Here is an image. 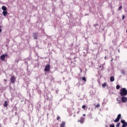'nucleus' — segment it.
<instances>
[{"label": "nucleus", "mask_w": 127, "mask_h": 127, "mask_svg": "<svg viewBox=\"0 0 127 127\" xmlns=\"http://www.w3.org/2000/svg\"><path fill=\"white\" fill-rule=\"evenodd\" d=\"M120 95H121V96H127V89L125 88H122V90L120 91Z\"/></svg>", "instance_id": "f257e3e1"}, {"label": "nucleus", "mask_w": 127, "mask_h": 127, "mask_svg": "<svg viewBox=\"0 0 127 127\" xmlns=\"http://www.w3.org/2000/svg\"><path fill=\"white\" fill-rule=\"evenodd\" d=\"M50 67H51L50 64H47L45 67L44 71L45 72L47 71H50Z\"/></svg>", "instance_id": "f03ea898"}, {"label": "nucleus", "mask_w": 127, "mask_h": 127, "mask_svg": "<svg viewBox=\"0 0 127 127\" xmlns=\"http://www.w3.org/2000/svg\"><path fill=\"white\" fill-rule=\"evenodd\" d=\"M121 118H122V115L120 114L118 115L117 119H116L114 120V123H118V122H120V120H121Z\"/></svg>", "instance_id": "7ed1b4c3"}, {"label": "nucleus", "mask_w": 127, "mask_h": 127, "mask_svg": "<svg viewBox=\"0 0 127 127\" xmlns=\"http://www.w3.org/2000/svg\"><path fill=\"white\" fill-rule=\"evenodd\" d=\"M5 57H7V54L2 55L0 57V59L2 61H5Z\"/></svg>", "instance_id": "20e7f679"}, {"label": "nucleus", "mask_w": 127, "mask_h": 127, "mask_svg": "<svg viewBox=\"0 0 127 127\" xmlns=\"http://www.w3.org/2000/svg\"><path fill=\"white\" fill-rule=\"evenodd\" d=\"M16 80V78L14 76H11L10 78V81L12 84H14V83H15Z\"/></svg>", "instance_id": "39448f33"}, {"label": "nucleus", "mask_w": 127, "mask_h": 127, "mask_svg": "<svg viewBox=\"0 0 127 127\" xmlns=\"http://www.w3.org/2000/svg\"><path fill=\"white\" fill-rule=\"evenodd\" d=\"M122 124H123L122 127H127V123L125 120H121Z\"/></svg>", "instance_id": "423d86ee"}, {"label": "nucleus", "mask_w": 127, "mask_h": 127, "mask_svg": "<svg viewBox=\"0 0 127 127\" xmlns=\"http://www.w3.org/2000/svg\"><path fill=\"white\" fill-rule=\"evenodd\" d=\"M80 122V124H84V122H85V118L84 117H80V119L78 122Z\"/></svg>", "instance_id": "0eeeda50"}, {"label": "nucleus", "mask_w": 127, "mask_h": 127, "mask_svg": "<svg viewBox=\"0 0 127 127\" xmlns=\"http://www.w3.org/2000/svg\"><path fill=\"white\" fill-rule=\"evenodd\" d=\"M127 101V97H125V96H123L122 97V101L123 102V103H126Z\"/></svg>", "instance_id": "6e6552de"}, {"label": "nucleus", "mask_w": 127, "mask_h": 127, "mask_svg": "<svg viewBox=\"0 0 127 127\" xmlns=\"http://www.w3.org/2000/svg\"><path fill=\"white\" fill-rule=\"evenodd\" d=\"M37 36H38V34L36 33H33V37L34 39H37Z\"/></svg>", "instance_id": "1a4fd4ad"}, {"label": "nucleus", "mask_w": 127, "mask_h": 127, "mask_svg": "<svg viewBox=\"0 0 127 127\" xmlns=\"http://www.w3.org/2000/svg\"><path fill=\"white\" fill-rule=\"evenodd\" d=\"M3 106L5 108L7 107V106H8V102H7V101H5Z\"/></svg>", "instance_id": "9d476101"}, {"label": "nucleus", "mask_w": 127, "mask_h": 127, "mask_svg": "<svg viewBox=\"0 0 127 127\" xmlns=\"http://www.w3.org/2000/svg\"><path fill=\"white\" fill-rule=\"evenodd\" d=\"M65 124H66V123L63 121L62 124H60V127H65Z\"/></svg>", "instance_id": "9b49d317"}, {"label": "nucleus", "mask_w": 127, "mask_h": 127, "mask_svg": "<svg viewBox=\"0 0 127 127\" xmlns=\"http://www.w3.org/2000/svg\"><path fill=\"white\" fill-rule=\"evenodd\" d=\"M1 8H2V10H3V11H6V9H7V8L5 7V6H2Z\"/></svg>", "instance_id": "f8f14e48"}, {"label": "nucleus", "mask_w": 127, "mask_h": 127, "mask_svg": "<svg viewBox=\"0 0 127 127\" xmlns=\"http://www.w3.org/2000/svg\"><path fill=\"white\" fill-rule=\"evenodd\" d=\"M115 81V77L114 76L110 77V81L114 82Z\"/></svg>", "instance_id": "ddd939ff"}, {"label": "nucleus", "mask_w": 127, "mask_h": 127, "mask_svg": "<svg viewBox=\"0 0 127 127\" xmlns=\"http://www.w3.org/2000/svg\"><path fill=\"white\" fill-rule=\"evenodd\" d=\"M2 14L4 16H6V14H7V11H3L2 12Z\"/></svg>", "instance_id": "4468645a"}, {"label": "nucleus", "mask_w": 127, "mask_h": 127, "mask_svg": "<svg viewBox=\"0 0 127 127\" xmlns=\"http://www.w3.org/2000/svg\"><path fill=\"white\" fill-rule=\"evenodd\" d=\"M107 85H108V84H107V83L105 82L104 83L102 84V87L106 88V86H107Z\"/></svg>", "instance_id": "2eb2a0df"}, {"label": "nucleus", "mask_w": 127, "mask_h": 127, "mask_svg": "<svg viewBox=\"0 0 127 127\" xmlns=\"http://www.w3.org/2000/svg\"><path fill=\"white\" fill-rule=\"evenodd\" d=\"M121 73H122V74H123V75H125L126 71H125V70H121Z\"/></svg>", "instance_id": "dca6fc26"}, {"label": "nucleus", "mask_w": 127, "mask_h": 127, "mask_svg": "<svg viewBox=\"0 0 127 127\" xmlns=\"http://www.w3.org/2000/svg\"><path fill=\"white\" fill-rule=\"evenodd\" d=\"M121 88V86H120V85H117V86H116V89H117V90H120V88Z\"/></svg>", "instance_id": "f3484780"}, {"label": "nucleus", "mask_w": 127, "mask_h": 127, "mask_svg": "<svg viewBox=\"0 0 127 127\" xmlns=\"http://www.w3.org/2000/svg\"><path fill=\"white\" fill-rule=\"evenodd\" d=\"M82 81H84V82H86L87 81V79H86V77H83L82 78Z\"/></svg>", "instance_id": "a211bd4d"}, {"label": "nucleus", "mask_w": 127, "mask_h": 127, "mask_svg": "<svg viewBox=\"0 0 127 127\" xmlns=\"http://www.w3.org/2000/svg\"><path fill=\"white\" fill-rule=\"evenodd\" d=\"M117 102H119V104H121V100H120V99L119 98H117Z\"/></svg>", "instance_id": "6ab92c4d"}, {"label": "nucleus", "mask_w": 127, "mask_h": 127, "mask_svg": "<svg viewBox=\"0 0 127 127\" xmlns=\"http://www.w3.org/2000/svg\"><path fill=\"white\" fill-rule=\"evenodd\" d=\"M122 8H123V6H120L119 7L118 10H122Z\"/></svg>", "instance_id": "aec40b11"}, {"label": "nucleus", "mask_w": 127, "mask_h": 127, "mask_svg": "<svg viewBox=\"0 0 127 127\" xmlns=\"http://www.w3.org/2000/svg\"><path fill=\"white\" fill-rule=\"evenodd\" d=\"M121 124L120 123H118V124L116 125V127H120Z\"/></svg>", "instance_id": "412c9836"}, {"label": "nucleus", "mask_w": 127, "mask_h": 127, "mask_svg": "<svg viewBox=\"0 0 127 127\" xmlns=\"http://www.w3.org/2000/svg\"><path fill=\"white\" fill-rule=\"evenodd\" d=\"M82 109H86V105H83L82 106Z\"/></svg>", "instance_id": "4be33fe9"}, {"label": "nucleus", "mask_w": 127, "mask_h": 127, "mask_svg": "<svg viewBox=\"0 0 127 127\" xmlns=\"http://www.w3.org/2000/svg\"><path fill=\"white\" fill-rule=\"evenodd\" d=\"M110 127H115V125L114 124H111Z\"/></svg>", "instance_id": "5701e85b"}, {"label": "nucleus", "mask_w": 127, "mask_h": 127, "mask_svg": "<svg viewBox=\"0 0 127 127\" xmlns=\"http://www.w3.org/2000/svg\"><path fill=\"white\" fill-rule=\"evenodd\" d=\"M60 119V116H58L57 118V120L58 121H59Z\"/></svg>", "instance_id": "b1692460"}, {"label": "nucleus", "mask_w": 127, "mask_h": 127, "mask_svg": "<svg viewBox=\"0 0 127 127\" xmlns=\"http://www.w3.org/2000/svg\"><path fill=\"white\" fill-rule=\"evenodd\" d=\"M96 108H100V104H97L96 105Z\"/></svg>", "instance_id": "393cba45"}, {"label": "nucleus", "mask_w": 127, "mask_h": 127, "mask_svg": "<svg viewBox=\"0 0 127 127\" xmlns=\"http://www.w3.org/2000/svg\"><path fill=\"white\" fill-rule=\"evenodd\" d=\"M124 19H125V15H123V17H122V20H124Z\"/></svg>", "instance_id": "a878e982"}, {"label": "nucleus", "mask_w": 127, "mask_h": 127, "mask_svg": "<svg viewBox=\"0 0 127 127\" xmlns=\"http://www.w3.org/2000/svg\"><path fill=\"white\" fill-rule=\"evenodd\" d=\"M83 117H86V114H83Z\"/></svg>", "instance_id": "bb28decb"}, {"label": "nucleus", "mask_w": 127, "mask_h": 127, "mask_svg": "<svg viewBox=\"0 0 127 127\" xmlns=\"http://www.w3.org/2000/svg\"><path fill=\"white\" fill-rule=\"evenodd\" d=\"M1 31H2V30H1V29H0V32H1Z\"/></svg>", "instance_id": "cd10ccee"}, {"label": "nucleus", "mask_w": 127, "mask_h": 127, "mask_svg": "<svg viewBox=\"0 0 127 127\" xmlns=\"http://www.w3.org/2000/svg\"><path fill=\"white\" fill-rule=\"evenodd\" d=\"M80 73H82V69L80 68Z\"/></svg>", "instance_id": "c85d7f7f"}, {"label": "nucleus", "mask_w": 127, "mask_h": 127, "mask_svg": "<svg viewBox=\"0 0 127 127\" xmlns=\"http://www.w3.org/2000/svg\"><path fill=\"white\" fill-rule=\"evenodd\" d=\"M4 82H6V79H4Z\"/></svg>", "instance_id": "c756f323"}, {"label": "nucleus", "mask_w": 127, "mask_h": 127, "mask_svg": "<svg viewBox=\"0 0 127 127\" xmlns=\"http://www.w3.org/2000/svg\"><path fill=\"white\" fill-rule=\"evenodd\" d=\"M105 59L106 60L107 59V57H105Z\"/></svg>", "instance_id": "7c9ffc66"}, {"label": "nucleus", "mask_w": 127, "mask_h": 127, "mask_svg": "<svg viewBox=\"0 0 127 127\" xmlns=\"http://www.w3.org/2000/svg\"><path fill=\"white\" fill-rule=\"evenodd\" d=\"M1 27H2V26H0V28H1Z\"/></svg>", "instance_id": "2f4dec72"}, {"label": "nucleus", "mask_w": 127, "mask_h": 127, "mask_svg": "<svg viewBox=\"0 0 127 127\" xmlns=\"http://www.w3.org/2000/svg\"><path fill=\"white\" fill-rule=\"evenodd\" d=\"M99 67H100V68H101L102 67V66L100 65V66H99Z\"/></svg>", "instance_id": "473e14b6"}, {"label": "nucleus", "mask_w": 127, "mask_h": 127, "mask_svg": "<svg viewBox=\"0 0 127 127\" xmlns=\"http://www.w3.org/2000/svg\"><path fill=\"white\" fill-rule=\"evenodd\" d=\"M126 32H127V30H126Z\"/></svg>", "instance_id": "72a5a7b5"}, {"label": "nucleus", "mask_w": 127, "mask_h": 127, "mask_svg": "<svg viewBox=\"0 0 127 127\" xmlns=\"http://www.w3.org/2000/svg\"><path fill=\"white\" fill-rule=\"evenodd\" d=\"M77 114H79V112H77Z\"/></svg>", "instance_id": "f704fd0d"}]
</instances>
